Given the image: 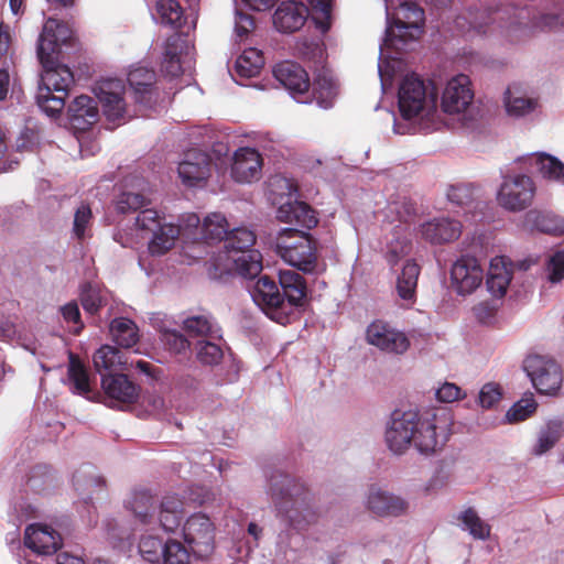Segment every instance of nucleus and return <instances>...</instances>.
<instances>
[{"mask_svg": "<svg viewBox=\"0 0 564 564\" xmlns=\"http://www.w3.org/2000/svg\"><path fill=\"white\" fill-rule=\"evenodd\" d=\"M262 158L252 148H240L234 154L231 176L239 183H250L261 176Z\"/></svg>", "mask_w": 564, "mask_h": 564, "instance_id": "6ab92c4d", "label": "nucleus"}, {"mask_svg": "<svg viewBox=\"0 0 564 564\" xmlns=\"http://www.w3.org/2000/svg\"><path fill=\"white\" fill-rule=\"evenodd\" d=\"M189 551L180 541L170 539L165 542L163 564H189Z\"/></svg>", "mask_w": 564, "mask_h": 564, "instance_id": "3c124183", "label": "nucleus"}, {"mask_svg": "<svg viewBox=\"0 0 564 564\" xmlns=\"http://www.w3.org/2000/svg\"><path fill=\"white\" fill-rule=\"evenodd\" d=\"M533 160L544 178L564 184V163L562 161L546 153H540Z\"/></svg>", "mask_w": 564, "mask_h": 564, "instance_id": "a19ab883", "label": "nucleus"}, {"mask_svg": "<svg viewBox=\"0 0 564 564\" xmlns=\"http://www.w3.org/2000/svg\"><path fill=\"white\" fill-rule=\"evenodd\" d=\"M276 218L305 229H312L318 224L315 210L308 204L299 200L282 204L278 208Z\"/></svg>", "mask_w": 564, "mask_h": 564, "instance_id": "b1692460", "label": "nucleus"}, {"mask_svg": "<svg viewBox=\"0 0 564 564\" xmlns=\"http://www.w3.org/2000/svg\"><path fill=\"white\" fill-rule=\"evenodd\" d=\"M68 359L67 377L72 383V392L85 397L88 400H93L90 397L93 391L89 384V375L85 365L79 357L73 352H69Z\"/></svg>", "mask_w": 564, "mask_h": 564, "instance_id": "2f4dec72", "label": "nucleus"}, {"mask_svg": "<svg viewBox=\"0 0 564 564\" xmlns=\"http://www.w3.org/2000/svg\"><path fill=\"white\" fill-rule=\"evenodd\" d=\"M310 3L312 20L322 33H326L330 29L332 0H310Z\"/></svg>", "mask_w": 564, "mask_h": 564, "instance_id": "de8ad7c7", "label": "nucleus"}, {"mask_svg": "<svg viewBox=\"0 0 564 564\" xmlns=\"http://www.w3.org/2000/svg\"><path fill=\"white\" fill-rule=\"evenodd\" d=\"M421 268L413 260H408L397 280V291L401 299L413 300L415 297L417 279Z\"/></svg>", "mask_w": 564, "mask_h": 564, "instance_id": "e433bc0d", "label": "nucleus"}, {"mask_svg": "<svg viewBox=\"0 0 564 564\" xmlns=\"http://www.w3.org/2000/svg\"><path fill=\"white\" fill-rule=\"evenodd\" d=\"M128 83L137 104L151 108L158 99L156 73L153 68L137 66L130 69Z\"/></svg>", "mask_w": 564, "mask_h": 564, "instance_id": "dca6fc26", "label": "nucleus"}, {"mask_svg": "<svg viewBox=\"0 0 564 564\" xmlns=\"http://www.w3.org/2000/svg\"><path fill=\"white\" fill-rule=\"evenodd\" d=\"M447 198L457 206L469 205L474 200V187L470 184L451 185Z\"/></svg>", "mask_w": 564, "mask_h": 564, "instance_id": "13d9d810", "label": "nucleus"}, {"mask_svg": "<svg viewBox=\"0 0 564 564\" xmlns=\"http://www.w3.org/2000/svg\"><path fill=\"white\" fill-rule=\"evenodd\" d=\"M452 417L446 410L423 414L412 410H395L386 431V442L395 454H402L411 444L423 454H432L448 441Z\"/></svg>", "mask_w": 564, "mask_h": 564, "instance_id": "f257e3e1", "label": "nucleus"}, {"mask_svg": "<svg viewBox=\"0 0 564 564\" xmlns=\"http://www.w3.org/2000/svg\"><path fill=\"white\" fill-rule=\"evenodd\" d=\"M502 397L501 389L498 384L486 383L478 394L479 403L485 409H490L497 404Z\"/></svg>", "mask_w": 564, "mask_h": 564, "instance_id": "e2e57ef3", "label": "nucleus"}, {"mask_svg": "<svg viewBox=\"0 0 564 564\" xmlns=\"http://www.w3.org/2000/svg\"><path fill=\"white\" fill-rule=\"evenodd\" d=\"M538 408V403L535 402L532 394L527 398H522L517 401L506 413V420L509 423H518L530 417Z\"/></svg>", "mask_w": 564, "mask_h": 564, "instance_id": "09e8293b", "label": "nucleus"}, {"mask_svg": "<svg viewBox=\"0 0 564 564\" xmlns=\"http://www.w3.org/2000/svg\"><path fill=\"white\" fill-rule=\"evenodd\" d=\"M253 302L272 319L280 324L288 322L285 301L278 284L268 275H261L250 290Z\"/></svg>", "mask_w": 564, "mask_h": 564, "instance_id": "1a4fd4ad", "label": "nucleus"}, {"mask_svg": "<svg viewBox=\"0 0 564 564\" xmlns=\"http://www.w3.org/2000/svg\"><path fill=\"white\" fill-rule=\"evenodd\" d=\"M112 83H104L97 93V97L102 105L104 113L109 121H117L123 117L124 100L120 91H112Z\"/></svg>", "mask_w": 564, "mask_h": 564, "instance_id": "473e14b6", "label": "nucleus"}, {"mask_svg": "<svg viewBox=\"0 0 564 564\" xmlns=\"http://www.w3.org/2000/svg\"><path fill=\"white\" fill-rule=\"evenodd\" d=\"M66 97L64 94L53 95L48 89L39 88L36 104L48 117L56 118L65 107Z\"/></svg>", "mask_w": 564, "mask_h": 564, "instance_id": "a18cd8bd", "label": "nucleus"}, {"mask_svg": "<svg viewBox=\"0 0 564 564\" xmlns=\"http://www.w3.org/2000/svg\"><path fill=\"white\" fill-rule=\"evenodd\" d=\"M524 225L530 230H538L543 234L554 236L564 234V219L551 212L531 209L524 215Z\"/></svg>", "mask_w": 564, "mask_h": 564, "instance_id": "c756f323", "label": "nucleus"}, {"mask_svg": "<svg viewBox=\"0 0 564 564\" xmlns=\"http://www.w3.org/2000/svg\"><path fill=\"white\" fill-rule=\"evenodd\" d=\"M549 279L552 282H560L564 279V251H556L549 260Z\"/></svg>", "mask_w": 564, "mask_h": 564, "instance_id": "0e129e2a", "label": "nucleus"}, {"mask_svg": "<svg viewBox=\"0 0 564 564\" xmlns=\"http://www.w3.org/2000/svg\"><path fill=\"white\" fill-rule=\"evenodd\" d=\"M109 332L113 341L123 348L134 346L139 340L138 327L127 317H117L111 321Z\"/></svg>", "mask_w": 564, "mask_h": 564, "instance_id": "72a5a7b5", "label": "nucleus"}, {"mask_svg": "<svg viewBox=\"0 0 564 564\" xmlns=\"http://www.w3.org/2000/svg\"><path fill=\"white\" fill-rule=\"evenodd\" d=\"M137 227L142 231L154 232L162 225V218L155 209H142L135 219Z\"/></svg>", "mask_w": 564, "mask_h": 564, "instance_id": "bf43d9fd", "label": "nucleus"}, {"mask_svg": "<svg viewBox=\"0 0 564 564\" xmlns=\"http://www.w3.org/2000/svg\"><path fill=\"white\" fill-rule=\"evenodd\" d=\"M399 110L404 119L416 117L424 108L426 88L424 82L415 74L406 75L398 93Z\"/></svg>", "mask_w": 564, "mask_h": 564, "instance_id": "4468645a", "label": "nucleus"}, {"mask_svg": "<svg viewBox=\"0 0 564 564\" xmlns=\"http://www.w3.org/2000/svg\"><path fill=\"white\" fill-rule=\"evenodd\" d=\"M185 46V40L181 37L180 34H173L167 37L165 47H164V56L169 58L180 57Z\"/></svg>", "mask_w": 564, "mask_h": 564, "instance_id": "69168bd1", "label": "nucleus"}, {"mask_svg": "<svg viewBox=\"0 0 564 564\" xmlns=\"http://www.w3.org/2000/svg\"><path fill=\"white\" fill-rule=\"evenodd\" d=\"M460 223L448 218L433 219L421 226L422 237L434 245L453 241L460 236Z\"/></svg>", "mask_w": 564, "mask_h": 564, "instance_id": "a878e982", "label": "nucleus"}, {"mask_svg": "<svg viewBox=\"0 0 564 564\" xmlns=\"http://www.w3.org/2000/svg\"><path fill=\"white\" fill-rule=\"evenodd\" d=\"M210 164V156L206 152L197 149L189 150L178 165V175L187 186L199 185L209 177Z\"/></svg>", "mask_w": 564, "mask_h": 564, "instance_id": "a211bd4d", "label": "nucleus"}, {"mask_svg": "<svg viewBox=\"0 0 564 564\" xmlns=\"http://www.w3.org/2000/svg\"><path fill=\"white\" fill-rule=\"evenodd\" d=\"M458 520L463 522L464 529L468 530L474 539L486 540L490 536V525L479 518L474 508L463 511L458 516Z\"/></svg>", "mask_w": 564, "mask_h": 564, "instance_id": "37998d69", "label": "nucleus"}, {"mask_svg": "<svg viewBox=\"0 0 564 564\" xmlns=\"http://www.w3.org/2000/svg\"><path fill=\"white\" fill-rule=\"evenodd\" d=\"M512 279V264L506 257H496L490 261L486 284L496 297H502Z\"/></svg>", "mask_w": 564, "mask_h": 564, "instance_id": "cd10ccee", "label": "nucleus"}, {"mask_svg": "<svg viewBox=\"0 0 564 564\" xmlns=\"http://www.w3.org/2000/svg\"><path fill=\"white\" fill-rule=\"evenodd\" d=\"M44 68L42 75L43 86L40 88L48 89L58 94L68 95V90L74 84V74L66 65L58 64L56 57H51V63L40 61Z\"/></svg>", "mask_w": 564, "mask_h": 564, "instance_id": "5701e85b", "label": "nucleus"}, {"mask_svg": "<svg viewBox=\"0 0 564 564\" xmlns=\"http://www.w3.org/2000/svg\"><path fill=\"white\" fill-rule=\"evenodd\" d=\"M368 509L378 516H399L406 509V503L399 497L371 486L368 496Z\"/></svg>", "mask_w": 564, "mask_h": 564, "instance_id": "c85d7f7f", "label": "nucleus"}, {"mask_svg": "<svg viewBox=\"0 0 564 564\" xmlns=\"http://www.w3.org/2000/svg\"><path fill=\"white\" fill-rule=\"evenodd\" d=\"M24 544L37 554L50 555L62 546V538L51 527L31 524L25 529Z\"/></svg>", "mask_w": 564, "mask_h": 564, "instance_id": "aec40b11", "label": "nucleus"}, {"mask_svg": "<svg viewBox=\"0 0 564 564\" xmlns=\"http://www.w3.org/2000/svg\"><path fill=\"white\" fill-rule=\"evenodd\" d=\"M473 98L469 77L459 74L447 83L442 96V108L448 113H459L468 108Z\"/></svg>", "mask_w": 564, "mask_h": 564, "instance_id": "f3484780", "label": "nucleus"}, {"mask_svg": "<svg viewBox=\"0 0 564 564\" xmlns=\"http://www.w3.org/2000/svg\"><path fill=\"white\" fill-rule=\"evenodd\" d=\"M270 492L278 512L285 516L291 524H300L301 516L304 520L313 516L310 490L290 475L283 473L272 475Z\"/></svg>", "mask_w": 564, "mask_h": 564, "instance_id": "20e7f679", "label": "nucleus"}, {"mask_svg": "<svg viewBox=\"0 0 564 564\" xmlns=\"http://www.w3.org/2000/svg\"><path fill=\"white\" fill-rule=\"evenodd\" d=\"M93 213L89 205L82 204L75 212L73 232L78 240H83L86 236V230L90 226Z\"/></svg>", "mask_w": 564, "mask_h": 564, "instance_id": "4d7b16f0", "label": "nucleus"}, {"mask_svg": "<svg viewBox=\"0 0 564 564\" xmlns=\"http://www.w3.org/2000/svg\"><path fill=\"white\" fill-rule=\"evenodd\" d=\"M70 37L72 30L66 23L48 18L37 42L39 59L51 63V57H56L61 45L66 44Z\"/></svg>", "mask_w": 564, "mask_h": 564, "instance_id": "2eb2a0df", "label": "nucleus"}, {"mask_svg": "<svg viewBox=\"0 0 564 564\" xmlns=\"http://www.w3.org/2000/svg\"><path fill=\"white\" fill-rule=\"evenodd\" d=\"M180 234V226L173 224H162L160 228L153 232V238L149 243V251L153 256L164 254L173 248Z\"/></svg>", "mask_w": 564, "mask_h": 564, "instance_id": "c9c22d12", "label": "nucleus"}, {"mask_svg": "<svg viewBox=\"0 0 564 564\" xmlns=\"http://www.w3.org/2000/svg\"><path fill=\"white\" fill-rule=\"evenodd\" d=\"M273 76L295 99L307 101L311 82L307 72L300 64L281 62L274 66Z\"/></svg>", "mask_w": 564, "mask_h": 564, "instance_id": "9b49d317", "label": "nucleus"}, {"mask_svg": "<svg viewBox=\"0 0 564 564\" xmlns=\"http://www.w3.org/2000/svg\"><path fill=\"white\" fill-rule=\"evenodd\" d=\"M184 517V501L177 495H166L156 509L155 522L166 532H174Z\"/></svg>", "mask_w": 564, "mask_h": 564, "instance_id": "bb28decb", "label": "nucleus"}, {"mask_svg": "<svg viewBox=\"0 0 564 564\" xmlns=\"http://www.w3.org/2000/svg\"><path fill=\"white\" fill-rule=\"evenodd\" d=\"M505 105L509 115L521 117L535 108L536 100L524 97H513L511 89L508 88L505 96Z\"/></svg>", "mask_w": 564, "mask_h": 564, "instance_id": "864d4df0", "label": "nucleus"}, {"mask_svg": "<svg viewBox=\"0 0 564 564\" xmlns=\"http://www.w3.org/2000/svg\"><path fill=\"white\" fill-rule=\"evenodd\" d=\"M436 397L442 402H454L463 398L462 390L454 383H444L437 391Z\"/></svg>", "mask_w": 564, "mask_h": 564, "instance_id": "338daca9", "label": "nucleus"}, {"mask_svg": "<svg viewBox=\"0 0 564 564\" xmlns=\"http://www.w3.org/2000/svg\"><path fill=\"white\" fill-rule=\"evenodd\" d=\"M366 338L370 345L390 354L401 355L410 347V340L404 333L382 321H375L367 327Z\"/></svg>", "mask_w": 564, "mask_h": 564, "instance_id": "f8f14e48", "label": "nucleus"}, {"mask_svg": "<svg viewBox=\"0 0 564 564\" xmlns=\"http://www.w3.org/2000/svg\"><path fill=\"white\" fill-rule=\"evenodd\" d=\"M228 232V221L220 213L208 215L200 226V238L208 243L224 241Z\"/></svg>", "mask_w": 564, "mask_h": 564, "instance_id": "4c0bfd02", "label": "nucleus"}, {"mask_svg": "<svg viewBox=\"0 0 564 564\" xmlns=\"http://www.w3.org/2000/svg\"><path fill=\"white\" fill-rule=\"evenodd\" d=\"M135 519L142 524L155 523V514L158 506L154 497L148 490H137L132 494L127 506Z\"/></svg>", "mask_w": 564, "mask_h": 564, "instance_id": "7c9ffc66", "label": "nucleus"}, {"mask_svg": "<svg viewBox=\"0 0 564 564\" xmlns=\"http://www.w3.org/2000/svg\"><path fill=\"white\" fill-rule=\"evenodd\" d=\"M523 369L539 393L554 395L561 389L563 373L555 360L539 355L529 356Z\"/></svg>", "mask_w": 564, "mask_h": 564, "instance_id": "6e6552de", "label": "nucleus"}, {"mask_svg": "<svg viewBox=\"0 0 564 564\" xmlns=\"http://www.w3.org/2000/svg\"><path fill=\"white\" fill-rule=\"evenodd\" d=\"M80 303L87 313L96 314L105 304V300L99 289L91 284H86L80 293Z\"/></svg>", "mask_w": 564, "mask_h": 564, "instance_id": "6e6d98bb", "label": "nucleus"}, {"mask_svg": "<svg viewBox=\"0 0 564 564\" xmlns=\"http://www.w3.org/2000/svg\"><path fill=\"white\" fill-rule=\"evenodd\" d=\"M101 388L105 392V404L111 409L123 410L135 403L140 394L139 386L122 373L104 375Z\"/></svg>", "mask_w": 564, "mask_h": 564, "instance_id": "9d476101", "label": "nucleus"}, {"mask_svg": "<svg viewBox=\"0 0 564 564\" xmlns=\"http://www.w3.org/2000/svg\"><path fill=\"white\" fill-rule=\"evenodd\" d=\"M275 246L279 256L297 270L308 274L325 271V263L318 259V242L311 234L295 228L282 229Z\"/></svg>", "mask_w": 564, "mask_h": 564, "instance_id": "7ed1b4c3", "label": "nucleus"}, {"mask_svg": "<svg viewBox=\"0 0 564 564\" xmlns=\"http://www.w3.org/2000/svg\"><path fill=\"white\" fill-rule=\"evenodd\" d=\"M94 366L98 372L124 370L127 360L123 352L110 345L101 346L94 355Z\"/></svg>", "mask_w": 564, "mask_h": 564, "instance_id": "f704fd0d", "label": "nucleus"}, {"mask_svg": "<svg viewBox=\"0 0 564 564\" xmlns=\"http://www.w3.org/2000/svg\"><path fill=\"white\" fill-rule=\"evenodd\" d=\"M12 44L10 26L4 22L0 23V58L7 59Z\"/></svg>", "mask_w": 564, "mask_h": 564, "instance_id": "774afa93", "label": "nucleus"}, {"mask_svg": "<svg viewBox=\"0 0 564 564\" xmlns=\"http://www.w3.org/2000/svg\"><path fill=\"white\" fill-rule=\"evenodd\" d=\"M279 284L282 289V295L285 301V314L289 317L294 307L302 306L307 294V284L305 279L294 270H281L279 273Z\"/></svg>", "mask_w": 564, "mask_h": 564, "instance_id": "4be33fe9", "label": "nucleus"}, {"mask_svg": "<svg viewBox=\"0 0 564 564\" xmlns=\"http://www.w3.org/2000/svg\"><path fill=\"white\" fill-rule=\"evenodd\" d=\"M148 204L147 197L140 193L123 192L116 199V208L121 214L137 212Z\"/></svg>", "mask_w": 564, "mask_h": 564, "instance_id": "5fc2aeb1", "label": "nucleus"}, {"mask_svg": "<svg viewBox=\"0 0 564 564\" xmlns=\"http://www.w3.org/2000/svg\"><path fill=\"white\" fill-rule=\"evenodd\" d=\"M307 17L308 8L304 3L283 1L273 14V24L280 32L293 33L304 25Z\"/></svg>", "mask_w": 564, "mask_h": 564, "instance_id": "412c9836", "label": "nucleus"}, {"mask_svg": "<svg viewBox=\"0 0 564 564\" xmlns=\"http://www.w3.org/2000/svg\"><path fill=\"white\" fill-rule=\"evenodd\" d=\"M158 329L161 341L170 352L182 355L189 350L188 339L178 330L169 328L163 322L158 325Z\"/></svg>", "mask_w": 564, "mask_h": 564, "instance_id": "79ce46f5", "label": "nucleus"}, {"mask_svg": "<svg viewBox=\"0 0 564 564\" xmlns=\"http://www.w3.org/2000/svg\"><path fill=\"white\" fill-rule=\"evenodd\" d=\"M319 89V96L316 97L319 106L327 108L330 106L332 99L336 95V87L332 79L318 78L313 85V93L316 94Z\"/></svg>", "mask_w": 564, "mask_h": 564, "instance_id": "052dcab7", "label": "nucleus"}, {"mask_svg": "<svg viewBox=\"0 0 564 564\" xmlns=\"http://www.w3.org/2000/svg\"><path fill=\"white\" fill-rule=\"evenodd\" d=\"M398 10L400 18H394L387 28V42H408L417 39L423 33L424 10L410 0H401Z\"/></svg>", "mask_w": 564, "mask_h": 564, "instance_id": "0eeeda50", "label": "nucleus"}, {"mask_svg": "<svg viewBox=\"0 0 564 564\" xmlns=\"http://www.w3.org/2000/svg\"><path fill=\"white\" fill-rule=\"evenodd\" d=\"M196 357L203 365L215 366L221 361L224 352L219 345L200 340L196 344Z\"/></svg>", "mask_w": 564, "mask_h": 564, "instance_id": "603ef678", "label": "nucleus"}, {"mask_svg": "<svg viewBox=\"0 0 564 564\" xmlns=\"http://www.w3.org/2000/svg\"><path fill=\"white\" fill-rule=\"evenodd\" d=\"M563 425L561 421H550L540 432L538 443L533 449L535 455L550 451L562 437Z\"/></svg>", "mask_w": 564, "mask_h": 564, "instance_id": "c03bdc74", "label": "nucleus"}, {"mask_svg": "<svg viewBox=\"0 0 564 564\" xmlns=\"http://www.w3.org/2000/svg\"><path fill=\"white\" fill-rule=\"evenodd\" d=\"M535 191L533 180L525 174L503 175L497 192V202L508 212H522L531 206Z\"/></svg>", "mask_w": 564, "mask_h": 564, "instance_id": "423d86ee", "label": "nucleus"}, {"mask_svg": "<svg viewBox=\"0 0 564 564\" xmlns=\"http://www.w3.org/2000/svg\"><path fill=\"white\" fill-rule=\"evenodd\" d=\"M61 313L67 324H73L72 333L79 335L84 328V323L80 317L79 307L76 302H69L61 307Z\"/></svg>", "mask_w": 564, "mask_h": 564, "instance_id": "680f3d73", "label": "nucleus"}, {"mask_svg": "<svg viewBox=\"0 0 564 564\" xmlns=\"http://www.w3.org/2000/svg\"><path fill=\"white\" fill-rule=\"evenodd\" d=\"M264 64L262 52L254 47H249L237 58L235 68L239 76L251 78L259 74Z\"/></svg>", "mask_w": 564, "mask_h": 564, "instance_id": "58836bf2", "label": "nucleus"}, {"mask_svg": "<svg viewBox=\"0 0 564 564\" xmlns=\"http://www.w3.org/2000/svg\"><path fill=\"white\" fill-rule=\"evenodd\" d=\"M257 236L246 227L230 230L224 239V250L219 253V261L231 272L253 279L262 271V256L254 250Z\"/></svg>", "mask_w": 564, "mask_h": 564, "instance_id": "f03ea898", "label": "nucleus"}, {"mask_svg": "<svg viewBox=\"0 0 564 564\" xmlns=\"http://www.w3.org/2000/svg\"><path fill=\"white\" fill-rule=\"evenodd\" d=\"M184 329L192 336L218 338L219 329L206 316H191L184 321Z\"/></svg>", "mask_w": 564, "mask_h": 564, "instance_id": "49530a36", "label": "nucleus"}, {"mask_svg": "<svg viewBox=\"0 0 564 564\" xmlns=\"http://www.w3.org/2000/svg\"><path fill=\"white\" fill-rule=\"evenodd\" d=\"M165 550V543L156 536H143L139 542V552L143 560L150 563H160Z\"/></svg>", "mask_w": 564, "mask_h": 564, "instance_id": "8fccbe9b", "label": "nucleus"}, {"mask_svg": "<svg viewBox=\"0 0 564 564\" xmlns=\"http://www.w3.org/2000/svg\"><path fill=\"white\" fill-rule=\"evenodd\" d=\"M67 116L74 128L85 131L98 121L99 112L91 97L80 95L68 106Z\"/></svg>", "mask_w": 564, "mask_h": 564, "instance_id": "393cba45", "label": "nucleus"}, {"mask_svg": "<svg viewBox=\"0 0 564 564\" xmlns=\"http://www.w3.org/2000/svg\"><path fill=\"white\" fill-rule=\"evenodd\" d=\"M184 542L191 552L198 558H207L216 546V525L212 519L203 513L195 512L189 516L182 528Z\"/></svg>", "mask_w": 564, "mask_h": 564, "instance_id": "39448f33", "label": "nucleus"}, {"mask_svg": "<svg viewBox=\"0 0 564 564\" xmlns=\"http://www.w3.org/2000/svg\"><path fill=\"white\" fill-rule=\"evenodd\" d=\"M451 279L458 294H470L480 286L484 269L475 257L462 256L452 267Z\"/></svg>", "mask_w": 564, "mask_h": 564, "instance_id": "ddd939ff", "label": "nucleus"}, {"mask_svg": "<svg viewBox=\"0 0 564 564\" xmlns=\"http://www.w3.org/2000/svg\"><path fill=\"white\" fill-rule=\"evenodd\" d=\"M156 14L162 24L178 30L184 23V11L176 0H158L155 4Z\"/></svg>", "mask_w": 564, "mask_h": 564, "instance_id": "ea45409f", "label": "nucleus"}]
</instances>
